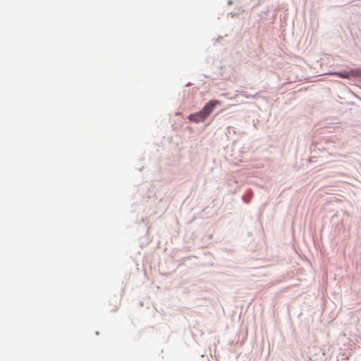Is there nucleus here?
<instances>
[{
  "mask_svg": "<svg viewBox=\"0 0 361 361\" xmlns=\"http://www.w3.org/2000/svg\"><path fill=\"white\" fill-rule=\"evenodd\" d=\"M219 104L220 102L219 100H210L201 111L190 114L188 116L189 121L195 123L204 121L212 114L215 106Z\"/></svg>",
  "mask_w": 361,
  "mask_h": 361,
  "instance_id": "obj_1",
  "label": "nucleus"
},
{
  "mask_svg": "<svg viewBox=\"0 0 361 361\" xmlns=\"http://www.w3.org/2000/svg\"><path fill=\"white\" fill-rule=\"evenodd\" d=\"M332 74L339 75L342 78H349L350 77H357L361 75V68L353 69L349 72L333 73Z\"/></svg>",
  "mask_w": 361,
  "mask_h": 361,
  "instance_id": "obj_2",
  "label": "nucleus"
}]
</instances>
